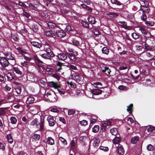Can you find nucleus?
Instances as JSON below:
<instances>
[{
	"mask_svg": "<svg viewBox=\"0 0 155 155\" xmlns=\"http://www.w3.org/2000/svg\"><path fill=\"white\" fill-rule=\"evenodd\" d=\"M88 19L89 22L91 24H94L96 22L95 18L91 16H89L88 18Z\"/></svg>",
	"mask_w": 155,
	"mask_h": 155,
	"instance_id": "18",
	"label": "nucleus"
},
{
	"mask_svg": "<svg viewBox=\"0 0 155 155\" xmlns=\"http://www.w3.org/2000/svg\"><path fill=\"white\" fill-rule=\"evenodd\" d=\"M12 38L15 41H17L18 39V37L17 34H15V35H12Z\"/></svg>",
	"mask_w": 155,
	"mask_h": 155,
	"instance_id": "54",
	"label": "nucleus"
},
{
	"mask_svg": "<svg viewBox=\"0 0 155 155\" xmlns=\"http://www.w3.org/2000/svg\"><path fill=\"white\" fill-rule=\"evenodd\" d=\"M0 64L3 67H5L8 66L10 63L5 57H1Z\"/></svg>",
	"mask_w": 155,
	"mask_h": 155,
	"instance_id": "4",
	"label": "nucleus"
},
{
	"mask_svg": "<svg viewBox=\"0 0 155 155\" xmlns=\"http://www.w3.org/2000/svg\"><path fill=\"white\" fill-rule=\"evenodd\" d=\"M34 59L36 62H38L41 64L43 63V61L40 60L36 56H34Z\"/></svg>",
	"mask_w": 155,
	"mask_h": 155,
	"instance_id": "40",
	"label": "nucleus"
},
{
	"mask_svg": "<svg viewBox=\"0 0 155 155\" xmlns=\"http://www.w3.org/2000/svg\"><path fill=\"white\" fill-rule=\"evenodd\" d=\"M110 132L112 135L116 136L118 133L117 129L116 128H114L110 130Z\"/></svg>",
	"mask_w": 155,
	"mask_h": 155,
	"instance_id": "25",
	"label": "nucleus"
},
{
	"mask_svg": "<svg viewBox=\"0 0 155 155\" xmlns=\"http://www.w3.org/2000/svg\"><path fill=\"white\" fill-rule=\"evenodd\" d=\"M35 100L34 97L31 96H29L26 100V103L27 104H31L34 103Z\"/></svg>",
	"mask_w": 155,
	"mask_h": 155,
	"instance_id": "13",
	"label": "nucleus"
},
{
	"mask_svg": "<svg viewBox=\"0 0 155 155\" xmlns=\"http://www.w3.org/2000/svg\"><path fill=\"white\" fill-rule=\"evenodd\" d=\"M30 44L34 48L40 49L42 46V44L38 42L32 41L30 42Z\"/></svg>",
	"mask_w": 155,
	"mask_h": 155,
	"instance_id": "9",
	"label": "nucleus"
},
{
	"mask_svg": "<svg viewBox=\"0 0 155 155\" xmlns=\"http://www.w3.org/2000/svg\"><path fill=\"white\" fill-rule=\"evenodd\" d=\"M48 99L51 102H55L57 99V97L55 92L52 91H49L46 94Z\"/></svg>",
	"mask_w": 155,
	"mask_h": 155,
	"instance_id": "3",
	"label": "nucleus"
},
{
	"mask_svg": "<svg viewBox=\"0 0 155 155\" xmlns=\"http://www.w3.org/2000/svg\"><path fill=\"white\" fill-rule=\"evenodd\" d=\"M41 57L46 59H48L50 60H51V58H50L49 56L47 54H43L41 55Z\"/></svg>",
	"mask_w": 155,
	"mask_h": 155,
	"instance_id": "36",
	"label": "nucleus"
},
{
	"mask_svg": "<svg viewBox=\"0 0 155 155\" xmlns=\"http://www.w3.org/2000/svg\"><path fill=\"white\" fill-rule=\"evenodd\" d=\"M46 70L49 74H52L54 71V69L52 68H47Z\"/></svg>",
	"mask_w": 155,
	"mask_h": 155,
	"instance_id": "49",
	"label": "nucleus"
},
{
	"mask_svg": "<svg viewBox=\"0 0 155 155\" xmlns=\"http://www.w3.org/2000/svg\"><path fill=\"white\" fill-rule=\"evenodd\" d=\"M5 55L8 61H9V62L11 65H14L16 64V59L15 58L14 55L12 53L10 52L5 53Z\"/></svg>",
	"mask_w": 155,
	"mask_h": 155,
	"instance_id": "2",
	"label": "nucleus"
},
{
	"mask_svg": "<svg viewBox=\"0 0 155 155\" xmlns=\"http://www.w3.org/2000/svg\"><path fill=\"white\" fill-rule=\"evenodd\" d=\"M13 70L14 71L18 74L21 75L23 74L22 72L17 67H13Z\"/></svg>",
	"mask_w": 155,
	"mask_h": 155,
	"instance_id": "20",
	"label": "nucleus"
},
{
	"mask_svg": "<svg viewBox=\"0 0 155 155\" xmlns=\"http://www.w3.org/2000/svg\"><path fill=\"white\" fill-rule=\"evenodd\" d=\"M102 51L103 53L107 55L108 54L109 50L107 47H104L102 49Z\"/></svg>",
	"mask_w": 155,
	"mask_h": 155,
	"instance_id": "29",
	"label": "nucleus"
},
{
	"mask_svg": "<svg viewBox=\"0 0 155 155\" xmlns=\"http://www.w3.org/2000/svg\"><path fill=\"white\" fill-rule=\"evenodd\" d=\"M111 2L113 4H115L118 5H120L122 4L117 0H111Z\"/></svg>",
	"mask_w": 155,
	"mask_h": 155,
	"instance_id": "39",
	"label": "nucleus"
},
{
	"mask_svg": "<svg viewBox=\"0 0 155 155\" xmlns=\"http://www.w3.org/2000/svg\"><path fill=\"white\" fill-rule=\"evenodd\" d=\"M81 23L84 27L87 28H89V24L87 22L85 21H82Z\"/></svg>",
	"mask_w": 155,
	"mask_h": 155,
	"instance_id": "45",
	"label": "nucleus"
},
{
	"mask_svg": "<svg viewBox=\"0 0 155 155\" xmlns=\"http://www.w3.org/2000/svg\"><path fill=\"white\" fill-rule=\"evenodd\" d=\"M99 130V127L98 125H95L92 128V131L94 133H97Z\"/></svg>",
	"mask_w": 155,
	"mask_h": 155,
	"instance_id": "33",
	"label": "nucleus"
},
{
	"mask_svg": "<svg viewBox=\"0 0 155 155\" xmlns=\"http://www.w3.org/2000/svg\"><path fill=\"white\" fill-rule=\"evenodd\" d=\"M64 66L63 64L59 61H57L55 65V69L57 72H60L62 69V67Z\"/></svg>",
	"mask_w": 155,
	"mask_h": 155,
	"instance_id": "8",
	"label": "nucleus"
},
{
	"mask_svg": "<svg viewBox=\"0 0 155 155\" xmlns=\"http://www.w3.org/2000/svg\"><path fill=\"white\" fill-rule=\"evenodd\" d=\"M7 139L9 143H12L13 142V140L11 134H9L7 136Z\"/></svg>",
	"mask_w": 155,
	"mask_h": 155,
	"instance_id": "38",
	"label": "nucleus"
},
{
	"mask_svg": "<svg viewBox=\"0 0 155 155\" xmlns=\"http://www.w3.org/2000/svg\"><path fill=\"white\" fill-rule=\"evenodd\" d=\"M56 34L60 38H63L66 35L65 32L61 29H59L56 31Z\"/></svg>",
	"mask_w": 155,
	"mask_h": 155,
	"instance_id": "6",
	"label": "nucleus"
},
{
	"mask_svg": "<svg viewBox=\"0 0 155 155\" xmlns=\"http://www.w3.org/2000/svg\"><path fill=\"white\" fill-rule=\"evenodd\" d=\"M139 139V137L137 136H136L132 137L131 140V143L133 144L135 143Z\"/></svg>",
	"mask_w": 155,
	"mask_h": 155,
	"instance_id": "26",
	"label": "nucleus"
},
{
	"mask_svg": "<svg viewBox=\"0 0 155 155\" xmlns=\"http://www.w3.org/2000/svg\"><path fill=\"white\" fill-rule=\"evenodd\" d=\"M73 79L77 82H79L82 80V77L78 74H76L73 77Z\"/></svg>",
	"mask_w": 155,
	"mask_h": 155,
	"instance_id": "14",
	"label": "nucleus"
},
{
	"mask_svg": "<svg viewBox=\"0 0 155 155\" xmlns=\"http://www.w3.org/2000/svg\"><path fill=\"white\" fill-rule=\"evenodd\" d=\"M145 24L148 26H152L154 25V23L153 21H146L145 22Z\"/></svg>",
	"mask_w": 155,
	"mask_h": 155,
	"instance_id": "42",
	"label": "nucleus"
},
{
	"mask_svg": "<svg viewBox=\"0 0 155 155\" xmlns=\"http://www.w3.org/2000/svg\"><path fill=\"white\" fill-rule=\"evenodd\" d=\"M68 115H70L74 114L75 111L73 109H70L68 110Z\"/></svg>",
	"mask_w": 155,
	"mask_h": 155,
	"instance_id": "53",
	"label": "nucleus"
},
{
	"mask_svg": "<svg viewBox=\"0 0 155 155\" xmlns=\"http://www.w3.org/2000/svg\"><path fill=\"white\" fill-rule=\"evenodd\" d=\"M139 30L141 31V32L143 34H146L147 31L143 27H140L139 28Z\"/></svg>",
	"mask_w": 155,
	"mask_h": 155,
	"instance_id": "48",
	"label": "nucleus"
},
{
	"mask_svg": "<svg viewBox=\"0 0 155 155\" xmlns=\"http://www.w3.org/2000/svg\"><path fill=\"white\" fill-rule=\"evenodd\" d=\"M76 142L74 140H73L70 143V148L71 150H74L75 148Z\"/></svg>",
	"mask_w": 155,
	"mask_h": 155,
	"instance_id": "31",
	"label": "nucleus"
},
{
	"mask_svg": "<svg viewBox=\"0 0 155 155\" xmlns=\"http://www.w3.org/2000/svg\"><path fill=\"white\" fill-rule=\"evenodd\" d=\"M23 14L27 18H28L30 16L29 14L25 11H24L23 12Z\"/></svg>",
	"mask_w": 155,
	"mask_h": 155,
	"instance_id": "63",
	"label": "nucleus"
},
{
	"mask_svg": "<svg viewBox=\"0 0 155 155\" xmlns=\"http://www.w3.org/2000/svg\"><path fill=\"white\" fill-rule=\"evenodd\" d=\"M127 17L130 19H133L134 18V16L132 14H129L128 15Z\"/></svg>",
	"mask_w": 155,
	"mask_h": 155,
	"instance_id": "64",
	"label": "nucleus"
},
{
	"mask_svg": "<svg viewBox=\"0 0 155 155\" xmlns=\"http://www.w3.org/2000/svg\"><path fill=\"white\" fill-rule=\"evenodd\" d=\"M48 27L51 29H54L57 27L55 23L50 21L48 22Z\"/></svg>",
	"mask_w": 155,
	"mask_h": 155,
	"instance_id": "19",
	"label": "nucleus"
},
{
	"mask_svg": "<svg viewBox=\"0 0 155 155\" xmlns=\"http://www.w3.org/2000/svg\"><path fill=\"white\" fill-rule=\"evenodd\" d=\"M45 51L47 53V54L51 58L54 57L55 55L49 48H46L45 49Z\"/></svg>",
	"mask_w": 155,
	"mask_h": 155,
	"instance_id": "11",
	"label": "nucleus"
},
{
	"mask_svg": "<svg viewBox=\"0 0 155 155\" xmlns=\"http://www.w3.org/2000/svg\"><path fill=\"white\" fill-rule=\"evenodd\" d=\"M93 32L96 35H98L100 34L99 30L97 29H94L93 30Z\"/></svg>",
	"mask_w": 155,
	"mask_h": 155,
	"instance_id": "55",
	"label": "nucleus"
},
{
	"mask_svg": "<svg viewBox=\"0 0 155 155\" xmlns=\"http://www.w3.org/2000/svg\"><path fill=\"white\" fill-rule=\"evenodd\" d=\"M100 150L104 151H107L109 149L107 147H104L103 146H101L99 147Z\"/></svg>",
	"mask_w": 155,
	"mask_h": 155,
	"instance_id": "51",
	"label": "nucleus"
},
{
	"mask_svg": "<svg viewBox=\"0 0 155 155\" xmlns=\"http://www.w3.org/2000/svg\"><path fill=\"white\" fill-rule=\"evenodd\" d=\"M67 53H64L63 52H61L59 53H58L56 56L59 60L65 61L67 59Z\"/></svg>",
	"mask_w": 155,
	"mask_h": 155,
	"instance_id": "5",
	"label": "nucleus"
},
{
	"mask_svg": "<svg viewBox=\"0 0 155 155\" xmlns=\"http://www.w3.org/2000/svg\"><path fill=\"white\" fill-rule=\"evenodd\" d=\"M45 33L46 35L50 37H54L55 36L54 33L52 31H46Z\"/></svg>",
	"mask_w": 155,
	"mask_h": 155,
	"instance_id": "16",
	"label": "nucleus"
},
{
	"mask_svg": "<svg viewBox=\"0 0 155 155\" xmlns=\"http://www.w3.org/2000/svg\"><path fill=\"white\" fill-rule=\"evenodd\" d=\"M40 136L39 134H35L32 136V138L35 140H38L40 138Z\"/></svg>",
	"mask_w": 155,
	"mask_h": 155,
	"instance_id": "34",
	"label": "nucleus"
},
{
	"mask_svg": "<svg viewBox=\"0 0 155 155\" xmlns=\"http://www.w3.org/2000/svg\"><path fill=\"white\" fill-rule=\"evenodd\" d=\"M107 15L110 18H113L117 16L118 14L115 12H109L107 13Z\"/></svg>",
	"mask_w": 155,
	"mask_h": 155,
	"instance_id": "22",
	"label": "nucleus"
},
{
	"mask_svg": "<svg viewBox=\"0 0 155 155\" xmlns=\"http://www.w3.org/2000/svg\"><path fill=\"white\" fill-rule=\"evenodd\" d=\"M80 124L81 125L85 126L87 124V122L86 120H83L80 122Z\"/></svg>",
	"mask_w": 155,
	"mask_h": 155,
	"instance_id": "57",
	"label": "nucleus"
},
{
	"mask_svg": "<svg viewBox=\"0 0 155 155\" xmlns=\"http://www.w3.org/2000/svg\"><path fill=\"white\" fill-rule=\"evenodd\" d=\"M67 57H68L70 60L72 61H75L77 59L75 56L72 54H70L69 53H67Z\"/></svg>",
	"mask_w": 155,
	"mask_h": 155,
	"instance_id": "23",
	"label": "nucleus"
},
{
	"mask_svg": "<svg viewBox=\"0 0 155 155\" xmlns=\"http://www.w3.org/2000/svg\"><path fill=\"white\" fill-rule=\"evenodd\" d=\"M52 76L54 78H56L57 80H59L60 79V77L59 75H58L57 74H55L52 75Z\"/></svg>",
	"mask_w": 155,
	"mask_h": 155,
	"instance_id": "59",
	"label": "nucleus"
},
{
	"mask_svg": "<svg viewBox=\"0 0 155 155\" xmlns=\"http://www.w3.org/2000/svg\"><path fill=\"white\" fill-rule=\"evenodd\" d=\"M118 153L120 155H123L124 154V150L122 146L119 144L117 147Z\"/></svg>",
	"mask_w": 155,
	"mask_h": 155,
	"instance_id": "12",
	"label": "nucleus"
},
{
	"mask_svg": "<svg viewBox=\"0 0 155 155\" xmlns=\"http://www.w3.org/2000/svg\"><path fill=\"white\" fill-rule=\"evenodd\" d=\"M155 128L153 126H150L147 129L148 132H151L155 130Z\"/></svg>",
	"mask_w": 155,
	"mask_h": 155,
	"instance_id": "52",
	"label": "nucleus"
},
{
	"mask_svg": "<svg viewBox=\"0 0 155 155\" xmlns=\"http://www.w3.org/2000/svg\"><path fill=\"white\" fill-rule=\"evenodd\" d=\"M120 140V138L119 137H116L113 139V142L114 144H118Z\"/></svg>",
	"mask_w": 155,
	"mask_h": 155,
	"instance_id": "30",
	"label": "nucleus"
},
{
	"mask_svg": "<svg viewBox=\"0 0 155 155\" xmlns=\"http://www.w3.org/2000/svg\"><path fill=\"white\" fill-rule=\"evenodd\" d=\"M50 111L52 112H56L57 113L59 112V110L58 109L55 108H53L51 109Z\"/></svg>",
	"mask_w": 155,
	"mask_h": 155,
	"instance_id": "61",
	"label": "nucleus"
},
{
	"mask_svg": "<svg viewBox=\"0 0 155 155\" xmlns=\"http://www.w3.org/2000/svg\"><path fill=\"white\" fill-rule=\"evenodd\" d=\"M147 149L148 151H152L153 150L154 147L151 144H149L147 146Z\"/></svg>",
	"mask_w": 155,
	"mask_h": 155,
	"instance_id": "37",
	"label": "nucleus"
},
{
	"mask_svg": "<svg viewBox=\"0 0 155 155\" xmlns=\"http://www.w3.org/2000/svg\"><path fill=\"white\" fill-rule=\"evenodd\" d=\"M70 43L76 46H79L80 45L79 41L74 38H71L70 40Z\"/></svg>",
	"mask_w": 155,
	"mask_h": 155,
	"instance_id": "17",
	"label": "nucleus"
},
{
	"mask_svg": "<svg viewBox=\"0 0 155 155\" xmlns=\"http://www.w3.org/2000/svg\"><path fill=\"white\" fill-rule=\"evenodd\" d=\"M106 127L107 126H106V124H104V123L102 124L101 125V131L102 132L104 131L106 129Z\"/></svg>",
	"mask_w": 155,
	"mask_h": 155,
	"instance_id": "46",
	"label": "nucleus"
},
{
	"mask_svg": "<svg viewBox=\"0 0 155 155\" xmlns=\"http://www.w3.org/2000/svg\"><path fill=\"white\" fill-rule=\"evenodd\" d=\"M59 140L64 145H66L67 144V142L66 140L61 137H59Z\"/></svg>",
	"mask_w": 155,
	"mask_h": 155,
	"instance_id": "35",
	"label": "nucleus"
},
{
	"mask_svg": "<svg viewBox=\"0 0 155 155\" xmlns=\"http://www.w3.org/2000/svg\"><path fill=\"white\" fill-rule=\"evenodd\" d=\"M47 120L50 126L53 127L55 124L56 121L52 116L50 115L48 116Z\"/></svg>",
	"mask_w": 155,
	"mask_h": 155,
	"instance_id": "7",
	"label": "nucleus"
},
{
	"mask_svg": "<svg viewBox=\"0 0 155 155\" xmlns=\"http://www.w3.org/2000/svg\"><path fill=\"white\" fill-rule=\"evenodd\" d=\"M102 93V91L98 89H94L92 91V94L93 95H99L101 94Z\"/></svg>",
	"mask_w": 155,
	"mask_h": 155,
	"instance_id": "21",
	"label": "nucleus"
},
{
	"mask_svg": "<svg viewBox=\"0 0 155 155\" xmlns=\"http://www.w3.org/2000/svg\"><path fill=\"white\" fill-rule=\"evenodd\" d=\"M65 29L68 31H70L72 30L71 26L69 25H67Z\"/></svg>",
	"mask_w": 155,
	"mask_h": 155,
	"instance_id": "62",
	"label": "nucleus"
},
{
	"mask_svg": "<svg viewBox=\"0 0 155 155\" xmlns=\"http://www.w3.org/2000/svg\"><path fill=\"white\" fill-rule=\"evenodd\" d=\"M18 52L19 54L22 55H24L26 54V52L24 50H23L21 48L18 47L17 48Z\"/></svg>",
	"mask_w": 155,
	"mask_h": 155,
	"instance_id": "28",
	"label": "nucleus"
},
{
	"mask_svg": "<svg viewBox=\"0 0 155 155\" xmlns=\"http://www.w3.org/2000/svg\"><path fill=\"white\" fill-rule=\"evenodd\" d=\"M11 123L12 124H15L17 122V119L14 117H11L10 118Z\"/></svg>",
	"mask_w": 155,
	"mask_h": 155,
	"instance_id": "32",
	"label": "nucleus"
},
{
	"mask_svg": "<svg viewBox=\"0 0 155 155\" xmlns=\"http://www.w3.org/2000/svg\"><path fill=\"white\" fill-rule=\"evenodd\" d=\"M131 35L133 38L135 40L139 38V35L136 33L134 32L132 33Z\"/></svg>",
	"mask_w": 155,
	"mask_h": 155,
	"instance_id": "41",
	"label": "nucleus"
},
{
	"mask_svg": "<svg viewBox=\"0 0 155 155\" xmlns=\"http://www.w3.org/2000/svg\"><path fill=\"white\" fill-rule=\"evenodd\" d=\"M69 68H70V69H71L72 70H78L76 66L75 65H70Z\"/></svg>",
	"mask_w": 155,
	"mask_h": 155,
	"instance_id": "58",
	"label": "nucleus"
},
{
	"mask_svg": "<svg viewBox=\"0 0 155 155\" xmlns=\"http://www.w3.org/2000/svg\"><path fill=\"white\" fill-rule=\"evenodd\" d=\"M30 125L37 129L38 130L42 131L45 130V121L44 118L40 117V119L35 118L32 120Z\"/></svg>",
	"mask_w": 155,
	"mask_h": 155,
	"instance_id": "1",
	"label": "nucleus"
},
{
	"mask_svg": "<svg viewBox=\"0 0 155 155\" xmlns=\"http://www.w3.org/2000/svg\"><path fill=\"white\" fill-rule=\"evenodd\" d=\"M133 104H130L129 106L127 107V110L129 113H131L132 112V109L133 107Z\"/></svg>",
	"mask_w": 155,
	"mask_h": 155,
	"instance_id": "43",
	"label": "nucleus"
},
{
	"mask_svg": "<svg viewBox=\"0 0 155 155\" xmlns=\"http://www.w3.org/2000/svg\"><path fill=\"white\" fill-rule=\"evenodd\" d=\"M140 3L141 5L140 10L143 9L145 7H147L149 5V2L146 0H141Z\"/></svg>",
	"mask_w": 155,
	"mask_h": 155,
	"instance_id": "10",
	"label": "nucleus"
},
{
	"mask_svg": "<svg viewBox=\"0 0 155 155\" xmlns=\"http://www.w3.org/2000/svg\"><path fill=\"white\" fill-rule=\"evenodd\" d=\"M22 121H23L24 122H25V126H26L27 125H28V123L27 121V119L26 117L24 116L22 117Z\"/></svg>",
	"mask_w": 155,
	"mask_h": 155,
	"instance_id": "50",
	"label": "nucleus"
},
{
	"mask_svg": "<svg viewBox=\"0 0 155 155\" xmlns=\"http://www.w3.org/2000/svg\"><path fill=\"white\" fill-rule=\"evenodd\" d=\"M0 149L3 151L5 150V147L4 144L2 142H0Z\"/></svg>",
	"mask_w": 155,
	"mask_h": 155,
	"instance_id": "56",
	"label": "nucleus"
},
{
	"mask_svg": "<svg viewBox=\"0 0 155 155\" xmlns=\"http://www.w3.org/2000/svg\"><path fill=\"white\" fill-rule=\"evenodd\" d=\"M126 120L128 123L130 124H132L134 122V120L131 117H128L126 118Z\"/></svg>",
	"mask_w": 155,
	"mask_h": 155,
	"instance_id": "47",
	"label": "nucleus"
},
{
	"mask_svg": "<svg viewBox=\"0 0 155 155\" xmlns=\"http://www.w3.org/2000/svg\"><path fill=\"white\" fill-rule=\"evenodd\" d=\"M140 10L142 11V15L141 17V19L142 20L145 21L147 19V15L146 14L144 13V11L143 9H142L141 10Z\"/></svg>",
	"mask_w": 155,
	"mask_h": 155,
	"instance_id": "27",
	"label": "nucleus"
},
{
	"mask_svg": "<svg viewBox=\"0 0 155 155\" xmlns=\"http://www.w3.org/2000/svg\"><path fill=\"white\" fill-rule=\"evenodd\" d=\"M47 143L49 145H53L54 143V139L51 137H48L47 139Z\"/></svg>",
	"mask_w": 155,
	"mask_h": 155,
	"instance_id": "15",
	"label": "nucleus"
},
{
	"mask_svg": "<svg viewBox=\"0 0 155 155\" xmlns=\"http://www.w3.org/2000/svg\"><path fill=\"white\" fill-rule=\"evenodd\" d=\"M16 92L18 94H20L21 92V89L20 87H18L15 89Z\"/></svg>",
	"mask_w": 155,
	"mask_h": 155,
	"instance_id": "60",
	"label": "nucleus"
},
{
	"mask_svg": "<svg viewBox=\"0 0 155 155\" xmlns=\"http://www.w3.org/2000/svg\"><path fill=\"white\" fill-rule=\"evenodd\" d=\"M8 79L10 81H11L14 79V77L13 75L11 73H8L6 75Z\"/></svg>",
	"mask_w": 155,
	"mask_h": 155,
	"instance_id": "24",
	"label": "nucleus"
},
{
	"mask_svg": "<svg viewBox=\"0 0 155 155\" xmlns=\"http://www.w3.org/2000/svg\"><path fill=\"white\" fill-rule=\"evenodd\" d=\"M145 49L147 51H150L152 50V48L149 45H148L147 43H145L144 44Z\"/></svg>",
	"mask_w": 155,
	"mask_h": 155,
	"instance_id": "44",
	"label": "nucleus"
}]
</instances>
